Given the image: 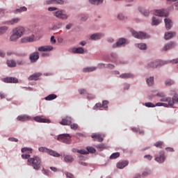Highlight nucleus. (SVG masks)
<instances>
[{
	"label": "nucleus",
	"instance_id": "f257e3e1",
	"mask_svg": "<svg viewBox=\"0 0 178 178\" xmlns=\"http://www.w3.org/2000/svg\"><path fill=\"white\" fill-rule=\"evenodd\" d=\"M27 165L32 166L35 170H40L42 165V161L39 156H35L27 160Z\"/></svg>",
	"mask_w": 178,
	"mask_h": 178
},
{
	"label": "nucleus",
	"instance_id": "f03ea898",
	"mask_svg": "<svg viewBox=\"0 0 178 178\" xmlns=\"http://www.w3.org/2000/svg\"><path fill=\"white\" fill-rule=\"evenodd\" d=\"M24 31L26 30L22 26H18L17 28H15L13 30V34L10 37V41L15 42L19 40V38H21V37L23 36V34H24Z\"/></svg>",
	"mask_w": 178,
	"mask_h": 178
},
{
	"label": "nucleus",
	"instance_id": "7ed1b4c3",
	"mask_svg": "<svg viewBox=\"0 0 178 178\" xmlns=\"http://www.w3.org/2000/svg\"><path fill=\"white\" fill-rule=\"evenodd\" d=\"M158 97H161L160 101L161 102H167V103H161L158 102L155 104V106H164V108H170V105H172V102H170V99H168V97H165L164 93H157Z\"/></svg>",
	"mask_w": 178,
	"mask_h": 178
},
{
	"label": "nucleus",
	"instance_id": "20e7f679",
	"mask_svg": "<svg viewBox=\"0 0 178 178\" xmlns=\"http://www.w3.org/2000/svg\"><path fill=\"white\" fill-rule=\"evenodd\" d=\"M58 141L64 143V144H72V136L69 134H63L58 136Z\"/></svg>",
	"mask_w": 178,
	"mask_h": 178
},
{
	"label": "nucleus",
	"instance_id": "39448f33",
	"mask_svg": "<svg viewBox=\"0 0 178 178\" xmlns=\"http://www.w3.org/2000/svg\"><path fill=\"white\" fill-rule=\"evenodd\" d=\"M131 33L133 37H135V38H138L139 40H144L145 38H148V35H147V33L143 32L131 31Z\"/></svg>",
	"mask_w": 178,
	"mask_h": 178
},
{
	"label": "nucleus",
	"instance_id": "423d86ee",
	"mask_svg": "<svg viewBox=\"0 0 178 178\" xmlns=\"http://www.w3.org/2000/svg\"><path fill=\"white\" fill-rule=\"evenodd\" d=\"M72 120L73 119L72 117L66 116L62 119V120L60 122V124H62V126H70V124H72Z\"/></svg>",
	"mask_w": 178,
	"mask_h": 178
},
{
	"label": "nucleus",
	"instance_id": "0eeeda50",
	"mask_svg": "<svg viewBox=\"0 0 178 178\" xmlns=\"http://www.w3.org/2000/svg\"><path fill=\"white\" fill-rule=\"evenodd\" d=\"M54 16L58 19H62V20H65L67 19V15L63 13V10H59L54 13Z\"/></svg>",
	"mask_w": 178,
	"mask_h": 178
},
{
	"label": "nucleus",
	"instance_id": "6e6552de",
	"mask_svg": "<svg viewBox=\"0 0 178 178\" xmlns=\"http://www.w3.org/2000/svg\"><path fill=\"white\" fill-rule=\"evenodd\" d=\"M29 59L31 63H35V62L40 59V54L38 51L32 53L29 56Z\"/></svg>",
	"mask_w": 178,
	"mask_h": 178
},
{
	"label": "nucleus",
	"instance_id": "1a4fd4ad",
	"mask_svg": "<svg viewBox=\"0 0 178 178\" xmlns=\"http://www.w3.org/2000/svg\"><path fill=\"white\" fill-rule=\"evenodd\" d=\"M154 15H156L158 17H166L168 16H169V13L168 12H166V10H156L154 12Z\"/></svg>",
	"mask_w": 178,
	"mask_h": 178
},
{
	"label": "nucleus",
	"instance_id": "9d476101",
	"mask_svg": "<svg viewBox=\"0 0 178 178\" xmlns=\"http://www.w3.org/2000/svg\"><path fill=\"white\" fill-rule=\"evenodd\" d=\"M33 120L38 123H51V121L49 119L43 118L42 116H36L33 118Z\"/></svg>",
	"mask_w": 178,
	"mask_h": 178
},
{
	"label": "nucleus",
	"instance_id": "9b49d317",
	"mask_svg": "<svg viewBox=\"0 0 178 178\" xmlns=\"http://www.w3.org/2000/svg\"><path fill=\"white\" fill-rule=\"evenodd\" d=\"M168 63H163V61H154L151 62L148 64V67H151L152 69H155V67H157L159 66V65H166Z\"/></svg>",
	"mask_w": 178,
	"mask_h": 178
},
{
	"label": "nucleus",
	"instance_id": "f8f14e48",
	"mask_svg": "<svg viewBox=\"0 0 178 178\" xmlns=\"http://www.w3.org/2000/svg\"><path fill=\"white\" fill-rule=\"evenodd\" d=\"M53 49H54V47L51 45L41 46L38 49L39 52H47L48 51H52Z\"/></svg>",
	"mask_w": 178,
	"mask_h": 178
},
{
	"label": "nucleus",
	"instance_id": "ddd939ff",
	"mask_svg": "<svg viewBox=\"0 0 178 178\" xmlns=\"http://www.w3.org/2000/svg\"><path fill=\"white\" fill-rule=\"evenodd\" d=\"M124 44H127V40H126V39L124 38H120L118 40L115 44L113 45V48H118L119 47H122V45H124Z\"/></svg>",
	"mask_w": 178,
	"mask_h": 178
},
{
	"label": "nucleus",
	"instance_id": "4468645a",
	"mask_svg": "<svg viewBox=\"0 0 178 178\" xmlns=\"http://www.w3.org/2000/svg\"><path fill=\"white\" fill-rule=\"evenodd\" d=\"M167 99H170L171 104H170V108H173V105H175V104H178V95L175 94L172 99L170 97H167Z\"/></svg>",
	"mask_w": 178,
	"mask_h": 178
},
{
	"label": "nucleus",
	"instance_id": "2eb2a0df",
	"mask_svg": "<svg viewBox=\"0 0 178 178\" xmlns=\"http://www.w3.org/2000/svg\"><path fill=\"white\" fill-rule=\"evenodd\" d=\"M4 83H19V79L15 77H6L3 79Z\"/></svg>",
	"mask_w": 178,
	"mask_h": 178
},
{
	"label": "nucleus",
	"instance_id": "dca6fc26",
	"mask_svg": "<svg viewBox=\"0 0 178 178\" xmlns=\"http://www.w3.org/2000/svg\"><path fill=\"white\" fill-rule=\"evenodd\" d=\"M91 137L92 138H95V140H97L99 143H102V141H104V137L105 136L101 134H95L92 135Z\"/></svg>",
	"mask_w": 178,
	"mask_h": 178
},
{
	"label": "nucleus",
	"instance_id": "f3484780",
	"mask_svg": "<svg viewBox=\"0 0 178 178\" xmlns=\"http://www.w3.org/2000/svg\"><path fill=\"white\" fill-rule=\"evenodd\" d=\"M155 161H156V162H159V163H163V162H165V152H161L160 156L156 157Z\"/></svg>",
	"mask_w": 178,
	"mask_h": 178
},
{
	"label": "nucleus",
	"instance_id": "a211bd4d",
	"mask_svg": "<svg viewBox=\"0 0 178 178\" xmlns=\"http://www.w3.org/2000/svg\"><path fill=\"white\" fill-rule=\"evenodd\" d=\"M34 35H32L31 36H26L23 38L21 41L23 43H26V42H33V41H34Z\"/></svg>",
	"mask_w": 178,
	"mask_h": 178
},
{
	"label": "nucleus",
	"instance_id": "6ab92c4d",
	"mask_svg": "<svg viewBox=\"0 0 178 178\" xmlns=\"http://www.w3.org/2000/svg\"><path fill=\"white\" fill-rule=\"evenodd\" d=\"M164 22L165 24L166 30H170L172 29V26H173V22L170 20V19L165 18L164 19Z\"/></svg>",
	"mask_w": 178,
	"mask_h": 178
},
{
	"label": "nucleus",
	"instance_id": "aec40b11",
	"mask_svg": "<svg viewBox=\"0 0 178 178\" xmlns=\"http://www.w3.org/2000/svg\"><path fill=\"white\" fill-rule=\"evenodd\" d=\"M127 165H129L128 161H120L117 163V168L118 169H124Z\"/></svg>",
	"mask_w": 178,
	"mask_h": 178
},
{
	"label": "nucleus",
	"instance_id": "412c9836",
	"mask_svg": "<svg viewBox=\"0 0 178 178\" xmlns=\"http://www.w3.org/2000/svg\"><path fill=\"white\" fill-rule=\"evenodd\" d=\"M176 47V44L173 42H170L165 44L163 48V51H168L169 49H172V48H175Z\"/></svg>",
	"mask_w": 178,
	"mask_h": 178
},
{
	"label": "nucleus",
	"instance_id": "4be33fe9",
	"mask_svg": "<svg viewBox=\"0 0 178 178\" xmlns=\"http://www.w3.org/2000/svg\"><path fill=\"white\" fill-rule=\"evenodd\" d=\"M41 76V73L38 72V73H35L32 75H31L28 79L30 80V81H33V80H35V81H37L38 80V79H40Z\"/></svg>",
	"mask_w": 178,
	"mask_h": 178
},
{
	"label": "nucleus",
	"instance_id": "5701e85b",
	"mask_svg": "<svg viewBox=\"0 0 178 178\" xmlns=\"http://www.w3.org/2000/svg\"><path fill=\"white\" fill-rule=\"evenodd\" d=\"M17 120L19 122H27V120H30V117L29 115H19L17 118Z\"/></svg>",
	"mask_w": 178,
	"mask_h": 178
},
{
	"label": "nucleus",
	"instance_id": "b1692460",
	"mask_svg": "<svg viewBox=\"0 0 178 178\" xmlns=\"http://www.w3.org/2000/svg\"><path fill=\"white\" fill-rule=\"evenodd\" d=\"M176 35V32H167L165 33V40H170V38H173Z\"/></svg>",
	"mask_w": 178,
	"mask_h": 178
},
{
	"label": "nucleus",
	"instance_id": "393cba45",
	"mask_svg": "<svg viewBox=\"0 0 178 178\" xmlns=\"http://www.w3.org/2000/svg\"><path fill=\"white\" fill-rule=\"evenodd\" d=\"M47 154H49V155H51V156H55L56 158H59V156H60L58 152L49 149H47Z\"/></svg>",
	"mask_w": 178,
	"mask_h": 178
},
{
	"label": "nucleus",
	"instance_id": "a878e982",
	"mask_svg": "<svg viewBox=\"0 0 178 178\" xmlns=\"http://www.w3.org/2000/svg\"><path fill=\"white\" fill-rule=\"evenodd\" d=\"M161 22H162V20L159 19V18L158 17H153L152 25V26H158V24H159V23H161Z\"/></svg>",
	"mask_w": 178,
	"mask_h": 178
},
{
	"label": "nucleus",
	"instance_id": "bb28decb",
	"mask_svg": "<svg viewBox=\"0 0 178 178\" xmlns=\"http://www.w3.org/2000/svg\"><path fill=\"white\" fill-rule=\"evenodd\" d=\"M47 3H56L57 5H63L65 1H63V0H49L47 1Z\"/></svg>",
	"mask_w": 178,
	"mask_h": 178
},
{
	"label": "nucleus",
	"instance_id": "cd10ccee",
	"mask_svg": "<svg viewBox=\"0 0 178 178\" xmlns=\"http://www.w3.org/2000/svg\"><path fill=\"white\" fill-rule=\"evenodd\" d=\"M72 52L73 54H84V49L83 47L74 48Z\"/></svg>",
	"mask_w": 178,
	"mask_h": 178
},
{
	"label": "nucleus",
	"instance_id": "c85d7f7f",
	"mask_svg": "<svg viewBox=\"0 0 178 178\" xmlns=\"http://www.w3.org/2000/svg\"><path fill=\"white\" fill-rule=\"evenodd\" d=\"M19 21H20L19 17L13 18V19H10V21H8L7 24H17V23H19Z\"/></svg>",
	"mask_w": 178,
	"mask_h": 178
},
{
	"label": "nucleus",
	"instance_id": "c756f323",
	"mask_svg": "<svg viewBox=\"0 0 178 178\" xmlns=\"http://www.w3.org/2000/svg\"><path fill=\"white\" fill-rule=\"evenodd\" d=\"M90 3L92 5H102V3H104V0H89Z\"/></svg>",
	"mask_w": 178,
	"mask_h": 178
},
{
	"label": "nucleus",
	"instance_id": "7c9ffc66",
	"mask_svg": "<svg viewBox=\"0 0 178 178\" xmlns=\"http://www.w3.org/2000/svg\"><path fill=\"white\" fill-rule=\"evenodd\" d=\"M7 65L8 67H16V62L13 60H8Z\"/></svg>",
	"mask_w": 178,
	"mask_h": 178
},
{
	"label": "nucleus",
	"instance_id": "2f4dec72",
	"mask_svg": "<svg viewBox=\"0 0 178 178\" xmlns=\"http://www.w3.org/2000/svg\"><path fill=\"white\" fill-rule=\"evenodd\" d=\"M120 79H131L133 77V74L130 73H124L120 75Z\"/></svg>",
	"mask_w": 178,
	"mask_h": 178
},
{
	"label": "nucleus",
	"instance_id": "473e14b6",
	"mask_svg": "<svg viewBox=\"0 0 178 178\" xmlns=\"http://www.w3.org/2000/svg\"><path fill=\"white\" fill-rule=\"evenodd\" d=\"M102 37V34L101 33H95L90 35V40H99Z\"/></svg>",
	"mask_w": 178,
	"mask_h": 178
},
{
	"label": "nucleus",
	"instance_id": "72a5a7b5",
	"mask_svg": "<svg viewBox=\"0 0 178 178\" xmlns=\"http://www.w3.org/2000/svg\"><path fill=\"white\" fill-rule=\"evenodd\" d=\"M94 70H97V67H89L83 69L84 73H90V72H94Z\"/></svg>",
	"mask_w": 178,
	"mask_h": 178
},
{
	"label": "nucleus",
	"instance_id": "f704fd0d",
	"mask_svg": "<svg viewBox=\"0 0 178 178\" xmlns=\"http://www.w3.org/2000/svg\"><path fill=\"white\" fill-rule=\"evenodd\" d=\"M64 160L65 162H67V163H71V162L73 161V157L71 155H66L64 157Z\"/></svg>",
	"mask_w": 178,
	"mask_h": 178
},
{
	"label": "nucleus",
	"instance_id": "c9c22d12",
	"mask_svg": "<svg viewBox=\"0 0 178 178\" xmlns=\"http://www.w3.org/2000/svg\"><path fill=\"white\" fill-rule=\"evenodd\" d=\"M56 95L51 94V95L47 96L44 98V99H46V101H52L53 99H56Z\"/></svg>",
	"mask_w": 178,
	"mask_h": 178
},
{
	"label": "nucleus",
	"instance_id": "e433bc0d",
	"mask_svg": "<svg viewBox=\"0 0 178 178\" xmlns=\"http://www.w3.org/2000/svg\"><path fill=\"white\" fill-rule=\"evenodd\" d=\"M8 26H1L0 27V35H2V34H5L8 31Z\"/></svg>",
	"mask_w": 178,
	"mask_h": 178
},
{
	"label": "nucleus",
	"instance_id": "4c0bfd02",
	"mask_svg": "<svg viewBox=\"0 0 178 178\" xmlns=\"http://www.w3.org/2000/svg\"><path fill=\"white\" fill-rule=\"evenodd\" d=\"M119 156H120V153L119 152L113 153L110 156V159H116V158H119Z\"/></svg>",
	"mask_w": 178,
	"mask_h": 178
},
{
	"label": "nucleus",
	"instance_id": "58836bf2",
	"mask_svg": "<svg viewBox=\"0 0 178 178\" xmlns=\"http://www.w3.org/2000/svg\"><path fill=\"white\" fill-rule=\"evenodd\" d=\"M15 11L19 13H22V12H26L27 11V8H26V6H22L20 8H17L15 10Z\"/></svg>",
	"mask_w": 178,
	"mask_h": 178
},
{
	"label": "nucleus",
	"instance_id": "ea45409f",
	"mask_svg": "<svg viewBox=\"0 0 178 178\" xmlns=\"http://www.w3.org/2000/svg\"><path fill=\"white\" fill-rule=\"evenodd\" d=\"M21 151L22 153L27 152V151H28L29 154H31L33 152V149L29 148V147H24L22 149Z\"/></svg>",
	"mask_w": 178,
	"mask_h": 178
},
{
	"label": "nucleus",
	"instance_id": "a19ab883",
	"mask_svg": "<svg viewBox=\"0 0 178 178\" xmlns=\"http://www.w3.org/2000/svg\"><path fill=\"white\" fill-rule=\"evenodd\" d=\"M146 81L148 86H154V77H149Z\"/></svg>",
	"mask_w": 178,
	"mask_h": 178
},
{
	"label": "nucleus",
	"instance_id": "79ce46f5",
	"mask_svg": "<svg viewBox=\"0 0 178 178\" xmlns=\"http://www.w3.org/2000/svg\"><path fill=\"white\" fill-rule=\"evenodd\" d=\"M86 149L88 151V154L90 152V154H95V149L92 147H86Z\"/></svg>",
	"mask_w": 178,
	"mask_h": 178
},
{
	"label": "nucleus",
	"instance_id": "37998d69",
	"mask_svg": "<svg viewBox=\"0 0 178 178\" xmlns=\"http://www.w3.org/2000/svg\"><path fill=\"white\" fill-rule=\"evenodd\" d=\"M139 49H147V44L144 43L138 44Z\"/></svg>",
	"mask_w": 178,
	"mask_h": 178
},
{
	"label": "nucleus",
	"instance_id": "c03bdc74",
	"mask_svg": "<svg viewBox=\"0 0 178 178\" xmlns=\"http://www.w3.org/2000/svg\"><path fill=\"white\" fill-rule=\"evenodd\" d=\"M165 86H173L175 84V81H172V79H168L165 82Z\"/></svg>",
	"mask_w": 178,
	"mask_h": 178
},
{
	"label": "nucleus",
	"instance_id": "a18cd8bd",
	"mask_svg": "<svg viewBox=\"0 0 178 178\" xmlns=\"http://www.w3.org/2000/svg\"><path fill=\"white\" fill-rule=\"evenodd\" d=\"M145 106H147V108H155V104L152 102H147L145 103Z\"/></svg>",
	"mask_w": 178,
	"mask_h": 178
},
{
	"label": "nucleus",
	"instance_id": "49530a36",
	"mask_svg": "<svg viewBox=\"0 0 178 178\" xmlns=\"http://www.w3.org/2000/svg\"><path fill=\"white\" fill-rule=\"evenodd\" d=\"M155 147H156L157 148H162V145H163V142L162 141H159V142H156L155 144H154Z\"/></svg>",
	"mask_w": 178,
	"mask_h": 178
},
{
	"label": "nucleus",
	"instance_id": "de8ad7c7",
	"mask_svg": "<svg viewBox=\"0 0 178 178\" xmlns=\"http://www.w3.org/2000/svg\"><path fill=\"white\" fill-rule=\"evenodd\" d=\"M96 148L98 149H105V145L104 143L97 145Z\"/></svg>",
	"mask_w": 178,
	"mask_h": 178
},
{
	"label": "nucleus",
	"instance_id": "09e8293b",
	"mask_svg": "<svg viewBox=\"0 0 178 178\" xmlns=\"http://www.w3.org/2000/svg\"><path fill=\"white\" fill-rule=\"evenodd\" d=\"M39 151H40V152H46V154H47L48 152V148L41 147H39Z\"/></svg>",
	"mask_w": 178,
	"mask_h": 178
},
{
	"label": "nucleus",
	"instance_id": "8fccbe9b",
	"mask_svg": "<svg viewBox=\"0 0 178 178\" xmlns=\"http://www.w3.org/2000/svg\"><path fill=\"white\" fill-rule=\"evenodd\" d=\"M77 152L78 154H81V155H87V154H88V152L84 149L77 150Z\"/></svg>",
	"mask_w": 178,
	"mask_h": 178
},
{
	"label": "nucleus",
	"instance_id": "3c124183",
	"mask_svg": "<svg viewBox=\"0 0 178 178\" xmlns=\"http://www.w3.org/2000/svg\"><path fill=\"white\" fill-rule=\"evenodd\" d=\"M108 104H109V102H108L106 100L103 101L102 104V108H108Z\"/></svg>",
	"mask_w": 178,
	"mask_h": 178
},
{
	"label": "nucleus",
	"instance_id": "603ef678",
	"mask_svg": "<svg viewBox=\"0 0 178 178\" xmlns=\"http://www.w3.org/2000/svg\"><path fill=\"white\" fill-rule=\"evenodd\" d=\"M140 12L144 16H148L149 15V11L147 10H142Z\"/></svg>",
	"mask_w": 178,
	"mask_h": 178
},
{
	"label": "nucleus",
	"instance_id": "864d4df0",
	"mask_svg": "<svg viewBox=\"0 0 178 178\" xmlns=\"http://www.w3.org/2000/svg\"><path fill=\"white\" fill-rule=\"evenodd\" d=\"M70 127L72 130H77V129H79V125L77 124H72Z\"/></svg>",
	"mask_w": 178,
	"mask_h": 178
},
{
	"label": "nucleus",
	"instance_id": "5fc2aeb1",
	"mask_svg": "<svg viewBox=\"0 0 178 178\" xmlns=\"http://www.w3.org/2000/svg\"><path fill=\"white\" fill-rule=\"evenodd\" d=\"M22 159H31V158H30V154H22Z\"/></svg>",
	"mask_w": 178,
	"mask_h": 178
},
{
	"label": "nucleus",
	"instance_id": "6e6d98bb",
	"mask_svg": "<svg viewBox=\"0 0 178 178\" xmlns=\"http://www.w3.org/2000/svg\"><path fill=\"white\" fill-rule=\"evenodd\" d=\"M65 175H66V177L67 178H74V175L73 174L70 173V172H65Z\"/></svg>",
	"mask_w": 178,
	"mask_h": 178
},
{
	"label": "nucleus",
	"instance_id": "4d7b16f0",
	"mask_svg": "<svg viewBox=\"0 0 178 178\" xmlns=\"http://www.w3.org/2000/svg\"><path fill=\"white\" fill-rule=\"evenodd\" d=\"M42 173L44 175H46V176H49L51 175V172H49V170H42Z\"/></svg>",
	"mask_w": 178,
	"mask_h": 178
},
{
	"label": "nucleus",
	"instance_id": "13d9d810",
	"mask_svg": "<svg viewBox=\"0 0 178 178\" xmlns=\"http://www.w3.org/2000/svg\"><path fill=\"white\" fill-rule=\"evenodd\" d=\"M87 98L88 99H94V98H95V96H94V95L92 94H88Z\"/></svg>",
	"mask_w": 178,
	"mask_h": 178
},
{
	"label": "nucleus",
	"instance_id": "bf43d9fd",
	"mask_svg": "<svg viewBox=\"0 0 178 178\" xmlns=\"http://www.w3.org/2000/svg\"><path fill=\"white\" fill-rule=\"evenodd\" d=\"M8 141H12V142H15V143H17V141H19V140L16 138H8Z\"/></svg>",
	"mask_w": 178,
	"mask_h": 178
},
{
	"label": "nucleus",
	"instance_id": "052dcab7",
	"mask_svg": "<svg viewBox=\"0 0 178 178\" xmlns=\"http://www.w3.org/2000/svg\"><path fill=\"white\" fill-rule=\"evenodd\" d=\"M79 92L81 95H83V94H86V92H87V90L85 89H80L79 90Z\"/></svg>",
	"mask_w": 178,
	"mask_h": 178
},
{
	"label": "nucleus",
	"instance_id": "680f3d73",
	"mask_svg": "<svg viewBox=\"0 0 178 178\" xmlns=\"http://www.w3.org/2000/svg\"><path fill=\"white\" fill-rule=\"evenodd\" d=\"M50 41L52 44H56V40H55V36H51Z\"/></svg>",
	"mask_w": 178,
	"mask_h": 178
},
{
	"label": "nucleus",
	"instance_id": "e2e57ef3",
	"mask_svg": "<svg viewBox=\"0 0 178 178\" xmlns=\"http://www.w3.org/2000/svg\"><path fill=\"white\" fill-rule=\"evenodd\" d=\"M118 17L120 20H124V15L123 14H119Z\"/></svg>",
	"mask_w": 178,
	"mask_h": 178
},
{
	"label": "nucleus",
	"instance_id": "0e129e2a",
	"mask_svg": "<svg viewBox=\"0 0 178 178\" xmlns=\"http://www.w3.org/2000/svg\"><path fill=\"white\" fill-rule=\"evenodd\" d=\"M81 22H86V20H87V16L82 15L81 17Z\"/></svg>",
	"mask_w": 178,
	"mask_h": 178
},
{
	"label": "nucleus",
	"instance_id": "69168bd1",
	"mask_svg": "<svg viewBox=\"0 0 178 178\" xmlns=\"http://www.w3.org/2000/svg\"><path fill=\"white\" fill-rule=\"evenodd\" d=\"M130 88V85L128 83H124V90H129Z\"/></svg>",
	"mask_w": 178,
	"mask_h": 178
},
{
	"label": "nucleus",
	"instance_id": "338daca9",
	"mask_svg": "<svg viewBox=\"0 0 178 178\" xmlns=\"http://www.w3.org/2000/svg\"><path fill=\"white\" fill-rule=\"evenodd\" d=\"M58 8H55V7H49L48 8V10H49V12H54V10H56Z\"/></svg>",
	"mask_w": 178,
	"mask_h": 178
},
{
	"label": "nucleus",
	"instance_id": "774afa93",
	"mask_svg": "<svg viewBox=\"0 0 178 178\" xmlns=\"http://www.w3.org/2000/svg\"><path fill=\"white\" fill-rule=\"evenodd\" d=\"M170 63H178V58L170 60Z\"/></svg>",
	"mask_w": 178,
	"mask_h": 178
}]
</instances>
